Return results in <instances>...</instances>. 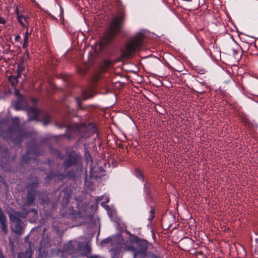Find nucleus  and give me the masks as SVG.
Instances as JSON below:
<instances>
[{
    "label": "nucleus",
    "mask_w": 258,
    "mask_h": 258,
    "mask_svg": "<svg viewBox=\"0 0 258 258\" xmlns=\"http://www.w3.org/2000/svg\"><path fill=\"white\" fill-rule=\"evenodd\" d=\"M125 19V13L123 12H118L104 32L103 36L100 40V46L101 49L108 55H112L116 48L114 40L121 31Z\"/></svg>",
    "instance_id": "obj_1"
},
{
    "label": "nucleus",
    "mask_w": 258,
    "mask_h": 258,
    "mask_svg": "<svg viewBox=\"0 0 258 258\" xmlns=\"http://www.w3.org/2000/svg\"><path fill=\"white\" fill-rule=\"evenodd\" d=\"M31 133L20 124L18 117H12L11 123L3 133V138L15 145H20L24 139L30 136Z\"/></svg>",
    "instance_id": "obj_2"
},
{
    "label": "nucleus",
    "mask_w": 258,
    "mask_h": 258,
    "mask_svg": "<svg viewBox=\"0 0 258 258\" xmlns=\"http://www.w3.org/2000/svg\"><path fill=\"white\" fill-rule=\"evenodd\" d=\"M133 236V238L131 241L135 243L136 246L127 245L125 249L133 252V258H161L153 252L148 250L150 247H153L152 243L137 236Z\"/></svg>",
    "instance_id": "obj_3"
},
{
    "label": "nucleus",
    "mask_w": 258,
    "mask_h": 258,
    "mask_svg": "<svg viewBox=\"0 0 258 258\" xmlns=\"http://www.w3.org/2000/svg\"><path fill=\"white\" fill-rule=\"evenodd\" d=\"M143 35L138 33L126 44L125 50L121 51L120 57L122 58H127L135 51L140 50L143 45Z\"/></svg>",
    "instance_id": "obj_4"
},
{
    "label": "nucleus",
    "mask_w": 258,
    "mask_h": 258,
    "mask_svg": "<svg viewBox=\"0 0 258 258\" xmlns=\"http://www.w3.org/2000/svg\"><path fill=\"white\" fill-rule=\"evenodd\" d=\"M19 213H11L9 215V218L11 221V231L18 236H21L25 230V224L19 218Z\"/></svg>",
    "instance_id": "obj_5"
},
{
    "label": "nucleus",
    "mask_w": 258,
    "mask_h": 258,
    "mask_svg": "<svg viewBox=\"0 0 258 258\" xmlns=\"http://www.w3.org/2000/svg\"><path fill=\"white\" fill-rule=\"evenodd\" d=\"M62 218L54 219L51 223L52 227L58 236L56 238V242L53 244L57 247V251H59L58 247H60L61 245V236L66 230V226L62 221Z\"/></svg>",
    "instance_id": "obj_6"
},
{
    "label": "nucleus",
    "mask_w": 258,
    "mask_h": 258,
    "mask_svg": "<svg viewBox=\"0 0 258 258\" xmlns=\"http://www.w3.org/2000/svg\"><path fill=\"white\" fill-rule=\"evenodd\" d=\"M39 154V148L35 144H31L30 147H28V149L25 154L21 156V163L23 164H27L29 160L33 159L34 161L35 158Z\"/></svg>",
    "instance_id": "obj_7"
},
{
    "label": "nucleus",
    "mask_w": 258,
    "mask_h": 258,
    "mask_svg": "<svg viewBox=\"0 0 258 258\" xmlns=\"http://www.w3.org/2000/svg\"><path fill=\"white\" fill-rule=\"evenodd\" d=\"M81 162V156L75 152H70L67 155V157L64 160L62 167L65 171L69 168L78 165Z\"/></svg>",
    "instance_id": "obj_8"
},
{
    "label": "nucleus",
    "mask_w": 258,
    "mask_h": 258,
    "mask_svg": "<svg viewBox=\"0 0 258 258\" xmlns=\"http://www.w3.org/2000/svg\"><path fill=\"white\" fill-rule=\"evenodd\" d=\"M38 198L40 204L42 205L44 208H47L50 210H52L55 208L56 205L55 203L52 201L46 194L40 193L38 196Z\"/></svg>",
    "instance_id": "obj_9"
},
{
    "label": "nucleus",
    "mask_w": 258,
    "mask_h": 258,
    "mask_svg": "<svg viewBox=\"0 0 258 258\" xmlns=\"http://www.w3.org/2000/svg\"><path fill=\"white\" fill-rule=\"evenodd\" d=\"M153 183L149 180H146L144 185V192L145 194V198L146 202L151 203L153 201V199L151 196L152 188L153 187Z\"/></svg>",
    "instance_id": "obj_10"
},
{
    "label": "nucleus",
    "mask_w": 258,
    "mask_h": 258,
    "mask_svg": "<svg viewBox=\"0 0 258 258\" xmlns=\"http://www.w3.org/2000/svg\"><path fill=\"white\" fill-rule=\"evenodd\" d=\"M93 94L90 90H85L82 91V97H76L75 98L76 102L77 104V107L79 109L82 108V102L85 100H87L89 98L93 97Z\"/></svg>",
    "instance_id": "obj_11"
},
{
    "label": "nucleus",
    "mask_w": 258,
    "mask_h": 258,
    "mask_svg": "<svg viewBox=\"0 0 258 258\" xmlns=\"http://www.w3.org/2000/svg\"><path fill=\"white\" fill-rule=\"evenodd\" d=\"M22 213L23 217H31L32 220H36L37 218L38 212L34 208H28V207L23 206L22 208Z\"/></svg>",
    "instance_id": "obj_12"
},
{
    "label": "nucleus",
    "mask_w": 258,
    "mask_h": 258,
    "mask_svg": "<svg viewBox=\"0 0 258 258\" xmlns=\"http://www.w3.org/2000/svg\"><path fill=\"white\" fill-rule=\"evenodd\" d=\"M37 192V190H33V189H27L25 199V204L24 206L28 207L34 205Z\"/></svg>",
    "instance_id": "obj_13"
},
{
    "label": "nucleus",
    "mask_w": 258,
    "mask_h": 258,
    "mask_svg": "<svg viewBox=\"0 0 258 258\" xmlns=\"http://www.w3.org/2000/svg\"><path fill=\"white\" fill-rule=\"evenodd\" d=\"M27 101L25 98L19 94L18 99L14 103V107L16 110H22L27 106Z\"/></svg>",
    "instance_id": "obj_14"
},
{
    "label": "nucleus",
    "mask_w": 258,
    "mask_h": 258,
    "mask_svg": "<svg viewBox=\"0 0 258 258\" xmlns=\"http://www.w3.org/2000/svg\"><path fill=\"white\" fill-rule=\"evenodd\" d=\"M27 113L28 115V121L36 120L38 121L39 110L36 107H30L27 109Z\"/></svg>",
    "instance_id": "obj_15"
},
{
    "label": "nucleus",
    "mask_w": 258,
    "mask_h": 258,
    "mask_svg": "<svg viewBox=\"0 0 258 258\" xmlns=\"http://www.w3.org/2000/svg\"><path fill=\"white\" fill-rule=\"evenodd\" d=\"M7 219L2 210L0 207V224L1 228L5 234H7L8 232L7 225Z\"/></svg>",
    "instance_id": "obj_16"
},
{
    "label": "nucleus",
    "mask_w": 258,
    "mask_h": 258,
    "mask_svg": "<svg viewBox=\"0 0 258 258\" xmlns=\"http://www.w3.org/2000/svg\"><path fill=\"white\" fill-rule=\"evenodd\" d=\"M32 250L30 247L27 249L25 252H19L18 253V258H32Z\"/></svg>",
    "instance_id": "obj_17"
},
{
    "label": "nucleus",
    "mask_w": 258,
    "mask_h": 258,
    "mask_svg": "<svg viewBox=\"0 0 258 258\" xmlns=\"http://www.w3.org/2000/svg\"><path fill=\"white\" fill-rule=\"evenodd\" d=\"M16 13L17 14V19L19 22L23 27H25L24 22L27 23V20L29 19L28 16H25L22 15H20L17 9L16 10Z\"/></svg>",
    "instance_id": "obj_18"
},
{
    "label": "nucleus",
    "mask_w": 258,
    "mask_h": 258,
    "mask_svg": "<svg viewBox=\"0 0 258 258\" xmlns=\"http://www.w3.org/2000/svg\"><path fill=\"white\" fill-rule=\"evenodd\" d=\"M64 248L66 251L70 254H75L78 251V249H77L75 246H73L71 242L67 244Z\"/></svg>",
    "instance_id": "obj_19"
},
{
    "label": "nucleus",
    "mask_w": 258,
    "mask_h": 258,
    "mask_svg": "<svg viewBox=\"0 0 258 258\" xmlns=\"http://www.w3.org/2000/svg\"><path fill=\"white\" fill-rule=\"evenodd\" d=\"M39 185V181L38 179L35 178L31 182L29 183L27 186V189H33V190H37Z\"/></svg>",
    "instance_id": "obj_20"
},
{
    "label": "nucleus",
    "mask_w": 258,
    "mask_h": 258,
    "mask_svg": "<svg viewBox=\"0 0 258 258\" xmlns=\"http://www.w3.org/2000/svg\"><path fill=\"white\" fill-rule=\"evenodd\" d=\"M20 77H18V75H17L16 76L11 75L9 77V81L13 87H15L17 85L18 83V79Z\"/></svg>",
    "instance_id": "obj_21"
},
{
    "label": "nucleus",
    "mask_w": 258,
    "mask_h": 258,
    "mask_svg": "<svg viewBox=\"0 0 258 258\" xmlns=\"http://www.w3.org/2000/svg\"><path fill=\"white\" fill-rule=\"evenodd\" d=\"M9 121V119L8 117L4 118L0 120V136L2 135L3 137L4 131V127L3 125L4 124L7 125Z\"/></svg>",
    "instance_id": "obj_22"
},
{
    "label": "nucleus",
    "mask_w": 258,
    "mask_h": 258,
    "mask_svg": "<svg viewBox=\"0 0 258 258\" xmlns=\"http://www.w3.org/2000/svg\"><path fill=\"white\" fill-rule=\"evenodd\" d=\"M25 69L23 60L18 64L17 69L16 70L17 75L18 77H21V74L23 72Z\"/></svg>",
    "instance_id": "obj_23"
},
{
    "label": "nucleus",
    "mask_w": 258,
    "mask_h": 258,
    "mask_svg": "<svg viewBox=\"0 0 258 258\" xmlns=\"http://www.w3.org/2000/svg\"><path fill=\"white\" fill-rule=\"evenodd\" d=\"M135 174L136 176L142 182H143L144 181V176L141 170H140L138 168L136 169L135 171Z\"/></svg>",
    "instance_id": "obj_24"
},
{
    "label": "nucleus",
    "mask_w": 258,
    "mask_h": 258,
    "mask_svg": "<svg viewBox=\"0 0 258 258\" xmlns=\"http://www.w3.org/2000/svg\"><path fill=\"white\" fill-rule=\"evenodd\" d=\"M150 208L151 210L149 211L150 216L148 218V220L150 222H151L155 217V211L154 208L153 206H150Z\"/></svg>",
    "instance_id": "obj_25"
},
{
    "label": "nucleus",
    "mask_w": 258,
    "mask_h": 258,
    "mask_svg": "<svg viewBox=\"0 0 258 258\" xmlns=\"http://www.w3.org/2000/svg\"><path fill=\"white\" fill-rule=\"evenodd\" d=\"M241 119L242 122L245 125H249L250 124V121L249 120L247 116L244 114L241 115Z\"/></svg>",
    "instance_id": "obj_26"
},
{
    "label": "nucleus",
    "mask_w": 258,
    "mask_h": 258,
    "mask_svg": "<svg viewBox=\"0 0 258 258\" xmlns=\"http://www.w3.org/2000/svg\"><path fill=\"white\" fill-rule=\"evenodd\" d=\"M55 176L56 173H54V172H50L47 174V175L46 177V181L49 182V181L51 180L53 178L55 177Z\"/></svg>",
    "instance_id": "obj_27"
},
{
    "label": "nucleus",
    "mask_w": 258,
    "mask_h": 258,
    "mask_svg": "<svg viewBox=\"0 0 258 258\" xmlns=\"http://www.w3.org/2000/svg\"><path fill=\"white\" fill-rule=\"evenodd\" d=\"M55 177H57L59 180L62 181L64 178H66V175L65 173H61L59 172H56Z\"/></svg>",
    "instance_id": "obj_28"
},
{
    "label": "nucleus",
    "mask_w": 258,
    "mask_h": 258,
    "mask_svg": "<svg viewBox=\"0 0 258 258\" xmlns=\"http://www.w3.org/2000/svg\"><path fill=\"white\" fill-rule=\"evenodd\" d=\"M66 178L69 177V178H74L75 175V171L74 170H70L65 173Z\"/></svg>",
    "instance_id": "obj_29"
},
{
    "label": "nucleus",
    "mask_w": 258,
    "mask_h": 258,
    "mask_svg": "<svg viewBox=\"0 0 258 258\" xmlns=\"http://www.w3.org/2000/svg\"><path fill=\"white\" fill-rule=\"evenodd\" d=\"M23 41L24 42L22 45V47L23 49H26L28 45V36H25Z\"/></svg>",
    "instance_id": "obj_30"
},
{
    "label": "nucleus",
    "mask_w": 258,
    "mask_h": 258,
    "mask_svg": "<svg viewBox=\"0 0 258 258\" xmlns=\"http://www.w3.org/2000/svg\"><path fill=\"white\" fill-rule=\"evenodd\" d=\"M50 117L47 115H46L44 118L43 124L45 125H47L50 122Z\"/></svg>",
    "instance_id": "obj_31"
},
{
    "label": "nucleus",
    "mask_w": 258,
    "mask_h": 258,
    "mask_svg": "<svg viewBox=\"0 0 258 258\" xmlns=\"http://www.w3.org/2000/svg\"><path fill=\"white\" fill-rule=\"evenodd\" d=\"M7 23V20L5 18L2 17L0 14V24L5 25Z\"/></svg>",
    "instance_id": "obj_32"
},
{
    "label": "nucleus",
    "mask_w": 258,
    "mask_h": 258,
    "mask_svg": "<svg viewBox=\"0 0 258 258\" xmlns=\"http://www.w3.org/2000/svg\"><path fill=\"white\" fill-rule=\"evenodd\" d=\"M196 71L197 73L203 75L205 74L206 70L204 69L197 68Z\"/></svg>",
    "instance_id": "obj_33"
},
{
    "label": "nucleus",
    "mask_w": 258,
    "mask_h": 258,
    "mask_svg": "<svg viewBox=\"0 0 258 258\" xmlns=\"http://www.w3.org/2000/svg\"><path fill=\"white\" fill-rule=\"evenodd\" d=\"M255 253L258 254V238H255Z\"/></svg>",
    "instance_id": "obj_34"
},
{
    "label": "nucleus",
    "mask_w": 258,
    "mask_h": 258,
    "mask_svg": "<svg viewBox=\"0 0 258 258\" xmlns=\"http://www.w3.org/2000/svg\"><path fill=\"white\" fill-rule=\"evenodd\" d=\"M87 258H104L100 255H87Z\"/></svg>",
    "instance_id": "obj_35"
},
{
    "label": "nucleus",
    "mask_w": 258,
    "mask_h": 258,
    "mask_svg": "<svg viewBox=\"0 0 258 258\" xmlns=\"http://www.w3.org/2000/svg\"><path fill=\"white\" fill-rule=\"evenodd\" d=\"M15 40L16 42H20L21 40V36L19 35H16Z\"/></svg>",
    "instance_id": "obj_36"
},
{
    "label": "nucleus",
    "mask_w": 258,
    "mask_h": 258,
    "mask_svg": "<svg viewBox=\"0 0 258 258\" xmlns=\"http://www.w3.org/2000/svg\"><path fill=\"white\" fill-rule=\"evenodd\" d=\"M110 241V239L109 238H106L102 240V243H108Z\"/></svg>",
    "instance_id": "obj_37"
},
{
    "label": "nucleus",
    "mask_w": 258,
    "mask_h": 258,
    "mask_svg": "<svg viewBox=\"0 0 258 258\" xmlns=\"http://www.w3.org/2000/svg\"><path fill=\"white\" fill-rule=\"evenodd\" d=\"M28 239H29V237H28V236H26V237L24 238V241H25V242H27V241H28Z\"/></svg>",
    "instance_id": "obj_38"
},
{
    "label": "nucleus",
    "mask_w": 258,
    "mask_h": 258,
    "mask_svg": "<svg viewBox=\"0 0 258 258\" xmlns=\"http://www.w3.org/2000/svg\"><path fill=\"white\" fill-rule=\"evenodd\" d=\"M198 81L202 85H204L205 84V81Z\"/></svg>",
    "instance_id": "obj_39"
},
{
    "label": "nucleus",
    "mask_w": 258,
    "mask_h": 258,
    "mask_svg": "<svg viewBox=\"0 0 258 258\" xmlns=\"http://www.w3.org/2000/svg\"><path fill=\"white\" fill-rule=\"evenodd\" d=\"M86 72V71L85 70H81V73L82 74V75H84Z\"/></svg>",
    "instance_id": "obj_40"
},
{
    "label": "nucleus",
    "mask_w": 258,
    "mask_h": 258,
    "mask_svg": "<svg viewBox=\"0 0 258 258\" xmlns=\"http://www.w3.org/2000/svg\"><path fill=\"white\" fill-rule=\"evenodd\" d=\"M254 233L255 234V235L257 236L255 238H258V233L257 232H256L255 231H254Z\"/></svg>",
    "instance_id": "obj_41"
},
{
    "label": "nucleus",
    "mask_w": 258,
    "mask_h": 258,
    "mask_svg": "<svg viewBox=\"0 0 258 258\" xmlns=\"http://www.w3.org/2000/svg\"><path fill=\"white\" fill-rule=\"evenodd\" d=\"M25 36H28V37H29V33H28V32H27H27H26Z\"/></svg>",
    "instance_id": "obj_42"
},
{
    "label": "nucleus",
    "mask_w": 258,
    "mask_h": 258,
    "mask_svg": "<svg viewBox=\"0 0 258 258\" xmlns=\"http://www.w3.org/2000/svg\"><path fill=\"white\" fill-rule=\"evenodd\" d=\"M5 152H6V154H8V149H6L5 150Z\"/></svg>",
    "instance_id": "obj_43"
},
{
    "label": "nucleus",
    "mask_w": 258,
    "mask_h": 258,
    "mask_svg": "<svg viewBox=\"0 0 258 258\" xmlns=\"http://www.w3.org/2000/svg\"><path fill=\"white\" fill-rule=\"evenodd\" d=\"M199 93L202 94H203L204 93V91L199 92Z\"/></svg>",
    "instance_id": "obj_44"
},
{
    "label": "nucleus",
    "mask_w": 258,
    "mask_h": 258,
    "mask_svg": "<svg viewBox=\"0 0 258 258\" xmlns=\"http://www.w3.org/2000/svg\"><path fill=\"white\" fill-rule=\"evenodd\" d=\"M112 258H115V257H112Z\"/></svg>",
    "instance_id": "obj_45"
}]
</instances>
